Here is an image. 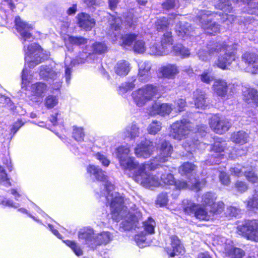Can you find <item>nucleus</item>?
Segmentation results:
<instances>
[{
  "mask_svg": "<svg viewBox=\"0 0 258 258\" xmlns=\"http://www.w3.org/2000/svg\"><path fill=\"white\" fill-rule=\"evenodd\" d=\"M130 149L127 147L121 146L117 149V156L120 166L124 169L132 171L137 170L135 180L143 186L152 189L153 188L162 185L159 178L158 172L156 175L154 172H147V169H150L154 171L158 169L159 164L151 162L150 165H139L134 161V158L129 156Z\"/></svg>",
  "mask_w": 258,
  "mask_h": 258,
  "instance_id": "nucleus-1",
  "label": "nucleus"
},
{
  "mask_svg": "<svg viewBox=\"0 0 258 258\" xmlns=\"http://www.w3.org/2000/svg\"><path fill=\"white\" fill-rule=\"evenodd\" d=\"M114 220L119 221L123 219L121 227L129 231L137 227L138 218L134 214L128 211L127 208L124 205V198L118 192L114 193Z\"/></svg>",
  "mask_w": 258,
  "mask_h": 258,
  "instance_id": "nucleus-2",
  "label": "nucleus"
},
{
  "mask_svg": "<svg viewBox=\"0 0 258 258\" xmlns=\"http://www.w3.org/2000/svg\"><path fill=\"white\" fill-rule=\"evenodd\" d=\"M78 238L84 240L86 244L92 250L97 248L98 246L105 244L108 242L109 237L107 233L102 232L95 234L94 230L89 228H84L78 232Z\"/></svg>",
  "mask_w": 258,
  "mask_h": 258,
  "instance_id": "nucleus-3",
  "label": "nucleus"
},
{
  "mask_svg": "<svg viewBox=\"0 0 258 258\" xmlns=\"http://www.w3.org/2000/svg\"><path fill=\"white\" fill-rule=\"evenodd\" d=\"M182 207L184 213L189 215H193L196 219L201 221L213 220L212 213L209 212L202 205L196 204L187 199L182 201Z\"/></svg>",
  "mask_w": 258,
  "mask_h": 258,
  "instance_id": "nucleus-4",
  "label": "nucleus"
},
{
  "mask_svg": "<svg viewBox=\"0 0 258 258\" xmlns=\"http://www.w3.org/2000/svg\"><path fill=\"white\" fill-rule=\"evenodd\" d=\"M24 51L25 61L30 69L34 67L44 59L43 50L36 43H34L29 45L27 48H26V45L24 44Z\"/></svg>",
  "mask_w": 258,
  "mask_h": 258,
  "instance_id": "nucleus-5",
  "label": "nucleus"
},
{
  "mask_svg": "<svg viewBox=\"0 0 258 258\" xmlns=\"http://www.w3.org/2000/svg\"><path fill=\"white\" fill-rule=\"evenodd\" d=\"M40 77L43 79L49 82L51 86V89L58 90L61 86V74L59 72H56L52 69L51 66H41L39 68Z\"/></svg>",
  "mask_w": 258,
  "mask_h": 258,
  "instance_id": "nucleus-6",
  "label": "nucleus"
},
{
  "mask_svg": "<svg viewBox=\"0 0 258 258\" xmlns=\"http://www.w3.org/2000/svg\"><path fill=\"white\" fill-rule=\"evenodd\" d=\"M239 234L247 239L258 242V220L245 221L237 227Z\"/></svg>",
  "mask_w": 258,
  "mask_h": 258,
  "instance_id": "nucleus-7",
  "label": "nucleus"
},
{
  "mask_svg": "<svg viewBox=\"0 0 258 258\" xmlns=\"http://www.w3.org/2000/svg\"><path fill=\"white\" fill-rule=\"evenodd\" d=\"M157 91V87L152 85H147L133 92L132 95L137 105L139 106H142L147 101L150 100Z\"/></svg>",
  "mask_w": 258,
  "mask_h": 258,
  "instance_id": "nucleus-8",
  "label": "nucleus"
},
{
  "mask_svg": "<svg viewBox=\"0 0 258 258\" xmlns=\"http://www.w3.org/2000/svg\"><path fill=\"white\" fill-rule=\"evenodd\" d=\"M218 241L221 247V250L231 258H242L244 256V251L240 248L233 247L232 242L230 239L219 236Z\"/></svg>",
  "mask_w": 258,
  "mask_h": 258,
  "instance_id": "nucleus-9",
  "label": "nucleus"
},
{
  "mask_svg": "<svg viewBox=\"0 0 258 258\" xmlns=\"http://www.w3.org/2000/svg\"><path fill=\"white\" fill-rule=\"evenodd\" d=\"M91 53L92 51H91V49L89 50L87 52H80L75 59L71 61L70 60V58L67 57H66L64 60L66 66L65 78L66 82L68 84L70 83L71 80L72 68L76 64H82L88 61L89 56L91 55Z\"/></svg>",
  "mask_w": 258,
  "mask_h": 258,
  "instance_id": "nucleus-10",
  "label": "nucleus"
},
{
  "mask_svg": "<svg viewBox=\"0 0 258 258\" xmlns=\"http://www.w3.org/2000/svg\"><path fill=\"white\" fill-rule=\"evenodd\" d=\"M156 149L157 150L158 155L151 162L163 163L168 160V158L170 156L173 147L171 144L166 140H161L157 145Z\"/></svg>",
  "mask_w": 258,
  "mask_h": 258,
  "instance_id": "nucleus-11",
  "label": "nucleus"
},
{
  "mask_svg": "<svg viewBox=\"0 0 258 258\" xmlns=\"http://www.w3.org/2000/svg\"><path fill=\"white\" fill-rule=\"evenodd\" d=\"M202 13L201 16H198V19L201 23L202 28L206 33L210 35H214L215 33H218L220 31L219 26L216 22H212L208 18L211 13L209 11H203Z\"/></svg>",
  "mask_w": 258,
  "mask_h": 258,
  "instance_id": "nucleus-12",
  "label": "nucleus"
},
{
  "mask_svg": "<svg viewBox=\"0 0 258 258\" xmlns=\"http://www.w3.org/2000/svg\"><path fill=\"white\" fill-rule=\"evenodd\" d=\"M16 28L23 40V43L26 41H31L33 39L30 31L33 30V26L21 20L19 17H16L15 20Z\"/></svg>",
  "mask_w": 258,
  "mask_h": 258,
  "instance_id": "nucleus-13",
  "label": "nucleus"
},
{
  "mask_svg": "<svg viewBox=\"0 0 258 258\" xmlns=\"http://www.w3.org/2000/svg\"><path fill=\"white\" fill-rule=\"evenodd\" d=\"M172 110V108L170 104L157 101L153 102L147 109L150 115H160L162 116L169 115Z\"/></svg>",
  "mask_w": 258,
  "mask_h": 258,
  "instance_id": "nucleus-14",
  "label": "nucleus"
},
{
  "mask_svg": "<svg viewBox=\"0 0 258 258\" xmlns=\"http://www.w3.org/2000/svg\"><path fill=\"white\" fill-rule=\"evenodd\" d=\"M214 140H216L215 141L213 145H212L211 147V152H213L214 154L211 155V158L210 159V161H207V162L211 163V164H219L220 162V160L222 159L224 154H222V152L225 151V148L226 145V143L224 141H218V138L214 137Z\"/></svg>",
  "mask_w": 258,
  "mask_h": 258,
  "instance_id": "nucleus-15",
  "label": "nucleus"
},
{
  "mask_svg": "<svg viewBox=\"0 0 258 258\" xmlns=\"http://www.w3.org/2000/svg\"><path fill=\"white\" fill-rule=\"evenodd\" d=\"M248 171L247 167L242 166L241 165L238 164L233 167H231L230 169V172L231 174L237 177H240L243 174H244L246 179L252 183H256L258 181V177L253 171L252 166H250V168Z\"/></svg>",
  "mask_w": 258,
  "mask_h": 258,
  "instance_id": "nucleus-16",
  "label": "nucleus"
},
{
  "mask_svg": "<svg viewBox=\"0 0 258 258\" xmlns=\"http://www.w3.org/2000/svg\"><path fill=\"white\" fill-rule=\"evenodd\" d=\"M174 169V168H169L168 166L159 164L158 172L160 177V181L162 185L163 184L173 185L175 183V179L172 174Z\"/></svg>",
  "mask_w": 258,
  "mask_h": 258,
  "instance_id": "nucleus-17",
  "label": "nucleus"
},
{
  "mask_svg": "<svg viewBox=\"0 0 258 258\" xmlns=\"http://www.w3.org/2000/svg\"><path fill=\"white\" fill-rule=\"evenodd\" d=\"M86 171L90 177L94 176L97 181L107 182L108 176L105 172L98 166L89 164L86 168Z\"/></svg>",
  "mask_w": 258,
  "mask_h": 258,
  "instance_id": "nucleus-18",
  "label": "nucleus"
},
{
  "mask_svg": "<svg viewBox=\"0 0 258 258\" xmlns=\"http://www.w3.org/2000/svg\"><path fill=\"white\" fill-rule=\"evenodd\" d=\"M154 148L152 143L146 141L145 143H142L137 146L135 149V152L138 157L147 158L151 155Z\"/></svg>",
  "mask_w": 258,
  "mask_h": 258,
  "instance_id": "nucleus-19",
  "label": "nucleus"
},
{
  "mask_svg": "<svg viewBox=\"0 0 258 258\" xmlns=\"http://www.w3.org/2000/svg\"><path fill=\"white\" fill-rule=\"evenodd\" d=\"M190 25L186 22H178L175 27L177 35L181 38L185 39L186 37H192L196 34Z\"/></svg>",
  "mask_w": 258,
  "mask_h": 258,
  "instance_id": "nucleus-20",
  "label": "nucleus"
},
{
  "mask_svg": "<svg viewBox=\"0 0 258 258\" xmlns=\"http://www.w3.org/2000/svg\"><path fill=\"white\" fill-rule=\"evenodd\" d=\"M79 26L86 31L90 30L95 25V21L89 15L81 13L77 17Z\"/></svg>",
  "mask_w": 258,
  "mask_h": 258,
  "instance_id": "nucleus-21",
  "label": "nucleus"
},
{
  "mask_svg": "<svg viewBox=\"0 0 258 258\" xmlns=\"http://www.w3.org/2000/svg\"><path fill=\"white\" fill-rule=\"evenodd\" d=\"M31 92L34 97V101L41 100L47 90V85L42 82H37L32 85Z\"/></svg>",
  "mask_w": 258,
  "mask_h": 258,
  "instance_id": "nucleus-22",
  "label": "nucleus"
},
{
  "mask_svg": "<svg viewBox=\"0 0 258 258\" xmlns=\"http://www.w3.org/2000/svg\"><path fill=\"white\" fill-rule=\"evenodd\" d=\"M209 124L212 129H229L231 127V123L227 119H221L217 115L212 116Z\"/></svg>",
  "mask_w": 258,
  "mask_h": 258,
  "instance_id": "nucleus-23",
  "label": "nucleus"
},
{
  "mask_svg": "<svg viewBox=\"0 0 258 258\" xmlns=\"http://www.w3.org/2000/svg\"><path fill=\"white\" fill-rule=\"evenodd\" d=\"M194 101L195 105L197 108L205 109L207 106L208 101L206 93L200 90L197 89L194 92Z\"/></svg>",
  "mask_w": 258,
  "mask_h": 258,
  "instance_id": "nucleus-24",
  "label": "nucleus"
},
{
  "mask_svg": "<svg viewBox=\"0 0 258 258\" xmlns=\"http://www.w3.org/2000/svg\"><path fill=\"white\" fill-rule=\"evenodd\" d=\"M235 58V56L233 52H225L224 55L219 57L216 64L221 69H227Z\"/></svg>",
  "mask_w": 258,
  "mask_h": 258,
  "instance_id": "nucleus-25",
  "label": "nucleus"
},
{
  "mask_svg": "<svg viewBox=\"0 0 258 258\" xmlns=\"http://www.w3.org/2000/svg\"><path fill=\"white\" fill-rule=\"evenodd\" d=\"M243 99L247 103H258V91L253 88H245L243 90Z\"/></svg>",
  "mask_w": 258,
  "mask_h": 258,
  "instance_id": "nucleus-26",
  "label": "nucleus"
},
{
  "mask_svg": "<svg viewBox=\"0 0 258 258\" xmlns=\"http://www.w3.org/2000/svg\"><path fill=\"white\" fill-rule=\"evenodd\" d=\"M164 77L173 79L178 73L177 67L174 64H168L162 68L161 71Z\"/></svg>",
  "mask_w": 258,
  "mask_h": 258,
  "instance_id": "nucleus-27",
  "label": "nucleus"
},
{
  "mask_svg": "<svg viewBox=\"0 0 258 258\" xmlns=\"http://www.w3.org/2000/svg\"><path fill=\"white\" fill-rule=\"evenodd\" d=\"M228 46L215 41H210L207 44L208 51L209 54H214L222 50L226 51L228 49Z\"/></svg>",
  "mask_w": 258,
  "mask_h": 258,
  "instance_id": "nucleus-28",
  "label": "nucleus"
},
{
  "mask_svg": "<svg viewBox=\"0 0 258 258\" xmlns=\"http://www.w3.org/2000/svg\"><path fill=\"white\" fill-rule=\"evenodd\" d=\"M213 88L215 92L218 96H225L228 90L227 83L221 80H218L214 82Z\"/></svg>",
  "mask_w": 258,
  "mask_h": 258,
  "instance_id": "nucleus-29",
  "label": "nucleus"
},
{
  "mask_svg": "<svg viewBox=\"0 0 258 258\" xmlns=\"http://www.w3.org/2000/svg\"><path fill=\"white\" fill-rule=\"evenodd\" d=\"M175 55L182 58L188 57L190 53L189 50L181 44H177L172 47L171 51Z\"/></svg>",
  "mask_w": 258,
  "mask_h": 258,
  "instance_id": "nucleus-30",
  "label": "nucleus"
},
{
  "mask_svg": "<svg viewBox=\"0 0 258 258\" xmlns=\"http://www.w3.org/2000/svg\"><path fill=\"white\" fill-rule=\"evenodd\" d=\"M171 17H162L157 20L155 25L158 31H163L167 30L171 24Z\"/></svg>",
  "mask_w": 258,
  "mask_h": 258,
  "instance_id": "nucleus-31",
  "label": "nucleus"
},
{
  "mask_svg": "<svg viewBox=\"0 0 258 258\" xmlns=\"http://www.w3.org/2000/svg\"><path fill=\"white\" fill-rule=\"evenodd\" d=\"M196 166L190 162H184L179 168V172L182 176L187 177L192 175L193 172L196 170Z\"/></svg>",
  "mask_w": 258,
  "mask_h": 258,
  "instance_id": "nucleus-32",
  "label": "nucleus"
},
{
  "mask_svg": "<svg viewBox=\"0 0 258 258\" xmlns=\"http://www.w3.org/2000/svg\"><path fill=\"white\" fill-rule=\"evenodd\" d=\"M130 71V63L127 61L121 60L117 63L115 71L117 75L125 76Z\"/></svg>",
  "mask_w": 258,
  "mask_h": 258,
  "instance_id": "nucleus-33",
  "label": "nucleus"
},
{
  "mask_svg": "<svg viewBox=\"0 0 258 258\" xmlns=\"http://www.w3.org/2000/svg\"><path fill=\"white\" fill-rule=\"evenodd\" d=\"M241 60L248 65H252L258 62V55L253 52L246 51L242 55Z\"/></svg>",
  "mask_w": 258,
  "mask_h": 258,
  "instance_id": "nucleus-34",
  "label": "nucleus"
},
{
  "mask_svg": "<svg viewBox=\"0 0 258 258\" xmlns=\"http://www.w3.org/2000/svg\"><path fill=\"white\" fill-rule=\"evenodd\" d=\"M173 38L172 33L170 31H167L162 36L161 40V45L165 50H170L169 48L171 47L173 44Z\"/></svg>",
  "mask_w": 258,
  "mask_h": 258,
  "instance_id": "nucleus-35",
  "label": "nucleus"
},
{
  "mask_svg": "<svg viewBox=\"0 0 258 258\" xmlns=\"http://www.w3.org/2000/svg\"><path fill=\"white\" fill-rule=\"evenodd\" d=\"M21 78L23 87H26L33 80V75L31 71L27 68L26 64L22 71Z\"/></svg>",
  "mask_w": 258,
  "mask_h": 258,
  "instance_id": "nucleus-36",
  "label": "nucleus"
},
{
  "mask_svg": "<svg viewBox=\"0 0 258 258\" xmlns=\"http://www.w3.org/2000/svg\"><path fill=\"white\" fill-rule=\"evenodd\" d=\"M150 69L151 67L146 63H144L140 67L138 75L141 81L145 82L149 79Z\"/></svg>",
  "mask_w": 258,
  "mask_h": 258,
  "instance_id": "nucleus-37",
  "label": "nucleus"
},
{
  "mask_svg": "<svg viewBox=\"0 0 258 258\" xmlns=\"http://www.w3.org/2000/svg\"><path fill=\"white\" fill-rule=\"evenodd\" d=\"M112 185L110 182L106 183L105 185V190L107 194L106 197V206L110 208L111 213H113V194L111 192Z\"/></svg>",
  "mask_w": 258,
  "mask_h": 258,
  "instance_id": "nucleus-38",
  "label": "nucleus"
},
{
  "mask_svg": "<svg viewBox=\"0 0 258 258\" xmlns=\"http://www.w3.org/2000/svg\"><path fill=\"white\" fill-rule=\"evenodd\" d=\"M231 139L236 144H243L247 142L248 135L243 130H239L232 135Z\"/></svg>",
  "mask_w": 258,
  "mask_h": 258,
  "instance_id": "nucleus-39",
  "label": "nucleus"
},
{
  "mask_svg": "<svg viewBox=\"0 0 258 258\" xmlns=\"http://www.w3.org/2000/svg\"><path fill=\"white\" fill-rule=\"evenodd\" d=\"M201 199V202L203 206L211 207L215 202L216 197L214 193L207 192L202 196Z\"/></svg>",
  "mask_w": 258,
  "mask_h": 258,
  "instance_id": "nucleus-40",
  "label": "nucleus"
},
{
  "mask_svg": "<svg viewBox=\"0 0 258 258\" xmlns=\"http://www.w3.org/2000/svg\"><path fill=\"white\" fill-rule=\"evenodd\" d=\"M170 52V50H165L161 44L154 43L149 48V53L152 55H163Z\"/></svg>",
  "mask_w": 258,
  "mask_h": 258,
  "instance_id": "nucleus-41",
  "label": "nucleus"
},
{
  "mask_svg": "<svg viewBox=\"0 0 258 258\" xmlns=\"http://www.w3.org/2000/svg\"><path fill=\"white\" fill-rule=\"evenodd\" d=\"M156 223L151 217L143 223L144 232L146 234H152L154 233Z\"/></svg>",
  "mask_w": 258,
  "mask_h": 258,
  "instance_id": "nucleus-42",
  "label": "nucleus"
},
{
  "mask_svg": "<svg viewBox=\"0 0 258 258\" xmlns=\"http://www.w3.org/2000/svg\"><path fill=\"white\" fill-rule=\"evenodd\" d=\"M63 242L67 246L69 247L73 251L76 255L79 256L83 254V251L82 249L76 241L70 240H63Z\"/></svg>",
  "mask_w": 258,
  "mask_h": 258,
  "instance_id": "nucleus-43",
  "label": "nucleus"
},
{
  "mask_svg": "<svg viewBox=\"0 0 258 258\" xmlns=\"http://www.w3.org/2000/svg\"><path fill=\"white\" fill-rule=\"evenodd\" d=\"M255 193L246 202L247 208L251 210L258 209V189H255Z\"/></svg>",
  "mask_w": 258,
  "mask_h": 258,
  "instance_id": "nucleus-44",
  "label": "nucleus"
},
{
  "mask_svg": "<svg viewBox=\"0 0 258 258\" xmlns=\"http://www.w3.org/2000/svg\"><path fill=\"white\" fill-rule=\"evenodd\" d=\"M215 7L216 9L225 12L230 13L232 10L231 4L229 0H219L217 1Z\"/></svg>",
  "mask_w": 258,
  "mask_h": 258,
  "instance_id": "nucleus-45",
  "label": "nucleus"
},
{
  "mask_svg": "<svg viewBox=\"0 0 258 258\" xmlns=\"http://www.w3.org/2000/svg\"><path fill=\"white\" fill-rule=\"evenodd\" d=\"M124 24L126 29L134 28L136 23V19L134 18V14L132 12L125 13L124 16Z\"/></svg>",
  "mask_w": 258,
  "mask_h": 258,
  "instance_id": "nucleus-46",
  "label": "nucleus"
},
{
  "mask_svg": "<svg viewBox=\"0 0 258 258\" xmlns=\"http://www.w3.org/2000/svg\"><path fill=\"white\" fill-rule=\"evenodd\" d=\"M191 123L186 119L176 121L171 125V129H188L192 127Z\"/></svg>",
  "mask_w": 258,
  "mask_h": 258,
  "instance_id": "nucleus-47",
  "label": "nucleus"
},
{
  "mask_svg": "<svg viewBox=\"0 0 258 258\" xmlns=\"http://www.w3.org/2000/svg\"><path fill=\"white\" fill-rule=\"evenodd\" d=\"M138 35L134 34H127L124 35H121L120 39L121 40V45L130 46L132 43L138 39Z\"/></svg>",
  "mask_w": 258,
  "mask_h": 258,
  "instance_id": "nucleus-48",
  "label": "nucleus"
},
{
  "mask_svg": "<svg viewBox=\"0 0 258 258\" xmlns=\"http://www.w3.org/2000/svg\"><path fill=\"white\" fill-rule=\"evenodd\" d=\"M218 16L220 17L218 18L219 22L225 24L226 25H229L232 24L235 20L236 17L232 14H227L220 13Z\"/></svg>",
  "mask_w": 258,
  "mask_h": 258,
  "instance_id": "nucleus-49",
  "label": "nucleus"
},
{
  "mask_svg": "<svg viewBox=\"0 0 258 258\" xmlns=\"http://www.w3.org/2000/svg\"><path fill=\"white\" fill-rule=\"evenodd\" d=\"M224 209V204L222 202H218L216 203L214 202L210 209L213 219L215 218V215L221 214Z\"/></svg>",
  "mask_w": 258,
  "mask_h": 258,
  "instance_id": "nucleus-50",
  "label": "nucleus"
},
{
  "mask_svg": "<svg viewBox=\"0 0 258 258\" xmlns=\"http://www.w3.org/2000/svg\"><path fill=\"white\" fill-rule=\"evenodd\" d=\"M133 49L138 53H143L146 49L145 41L141 39L139 36L135 42Z\"/></svg>",
  "mask_w": 258,
  "mask_h": 258,
  "instance_id": "nucleus-51",
  "label": "nucleus"
},
{
  "mask_svg": "<svg viewBox=\"0 0 258 258\" xmlns=\"http://www.w3.org/2000/svg\"><path fill=\"white\" fill-rule=\"evenodd\" d=\"M58 103V98L57 96L50 95L47 96L45 100V106L48 109L54 108Z\"/></svg>",
  "mask_w": 258,
  "mask_h": 258,
  "instance_id": "nucleus-52",
  "label": "nucleus"
},
{
  "mask_svg": "<svg viewBox=\"0 0 258 258\" xmlns=\"http://www.w3.org/2000/svg\"><path fill=\"white\" fill-rule=\"evenodd\" d=\"M178 4V0H163L161 4L163 10L170 11L175 8Z\"/></svg>",
  "mask_w": 258,
  "mask_h": 258,
  "instance_id": "nucleus-53",
  "label": "nucleus"
},
{
  "mask_svg": "<svg viewBox=\"0 0 258 258\" xmlns=\"http://www.w3.org/2000/svg\"><path fill=\"white\" fill-rule=\"evenodd\" d=\"M91 51L92 53H96L101 54L105 53L107 50V46L104 43H96L93 44L92 46L91 47Z\"/></svg>",
  "mask_w": 258,
  "mask_h": 258,
  "instance_id": "nucleus-54",
  "label": "nucleus"
},
{
  "mask_svg": "<svg viewBox=\"0 0 258 258\" xmlns=\"http://www.w3.org/2000/svg\"><path fill=\"white\" fill-rule=\"evenodd\" d=\"M135 80V79L131 82H124L122 83L119 87V93L124 94L128 91L133 90L135 87V85L134 83Z\"/></svg>",
  "mask_w": 258,
  "mask_h": 258,
  "instance_id": "nucleus-55",
  "label": "nucleus"
},
{
  "mask_svg": "<svg viewBox=\"0 0 258 258\" xmlns=\"http://www.w3.org/2000/svg\"><path fill=\"white\" fill-rule=\"evenodd\" d=\"M173 132L170 133V136H171L173 139L181 140L184 138H186V132L188 130H172Z\"/></svg>",
  "mask_w": 258,
  "mask_h": 258,
  "instance_id": "nucleus-56",
  "label": "nucleus"
},
{
  "mask_svg": "<svg viewBox=\"0 0 258 258\" xmlns=\"http://www.w3.org/2000/svg\"><path fill=\"white\" fill-rule=\"evenodd\" d=\"M68 41L73 44L82 45L87 43V39L82 37L69 36Z\"/></svg>",
  "mask_w": 258,
  "mask_h": 258,
  "instance_id": "nucleus-57",
  "label": "nucleus"
},
{
  "mask_svg": "<svg viewBox=\"0 0 258 258\" xmlns=\"http://www.w3.org/2000/svg\"><path fill=\"white\" fill-rule=\"evenodd\" d=\"M241 210L235 207L230 206L227 208L226 212L227 216L230 217H238L240 214Z\"/></svg>",
  "mask_w": 258,
  "mask_h": 258,
  "instance_id": "nucleus-58",
  "label": "nucleus"
},
{
  "mask_svg": "<svg viewBox=\"0 0 258 258\" xmlns=\"http://www.w3.org/2000/svg\"><path fill=\"white\" fill-rule=\"evenodd\" d=\"M96 158L104 166L107 167L110 164V161L107 157L100 152H97L94 155Z\"/></svg>",
  "mask_w": 258,
  "mask_h": 258,
  "instance_id": "nucleus-59",
  "label": "nucleus"
},
{
  "mask_svg": "<svg viewBox=\"0 0 258 258\" xmlns=\"http://www.w3.org/2000/svg\"><path fill=\"white\" fill-rule=\"evenodd\" d=\"M146 235L144 232H142L135 235V240L139 246H144L146 240Z\"/></svg>",
  "mask_w": 258,
  "mask_h": 258,
  "instance_id": "nucleus-60",
  "label": "nucleus"
},
{
  "mask_svg": "<svg viewBox=\"0 0 258 258\" xmlns=\"http://www.w3.org/2000/svg\"><path fill=\"white\" fill-rule=\"evenodd\" d=\"M201 81L207 84L210 83L211 82L214 80V77L212 75L211 73L208 72H204L200 75Z\"/></svg>",
  "mask_w": 258,
  "mask_h": 258,
  "instance_id": "nucleus-61",
  "label": "nucleus"
},
{
  "mask_svg": "<svg viewBox=\"0 0 258 258\" xmlns=\"http://www.w3.org/2000/svg\"><path fill=\"white\" fill-rule=\"evenodd\" d=\"M168 202V197L166 193H161L157 198L156 203L160 207L164 206Z\"/></svg>",
  "mask_w": 258,
  "mask_h": 258,
  "instance_id": "nucleus-62",
  "label": "nucleus"
},
{
  "mask_svg": "<svg viewBox=\"0 0 258 258\" xmlns=\"http://www.w3.org/2000/svg\"><path fill=\"white\" fill-rule=\"evenodd\" d=\"M219 178L221 184L224 185H228L230 182V179L228 175L224 172H220Z\"/></svg>",
  "mask_w": 258,
  "mask_h": 258,
  "instance_id": "nucleus-63",
  "label": "nucleus"
},
{
  "mask_svg": "<svg viewBox=\"0 0 258 258\" xmlns=\"http://www.w3.org/2000/svg\"><path fill=\"white\" fill-rule=\"evenodd\" d=\"M0 184H3L7 187L10 186L11 185L7 173L4 171L0 172Z\"/></svg>",
  "mask_w": 258,
  "mask_h": 258,
  "instance_id": "nucleus-64",
  "label": "nucleus"
}]
</instances>
